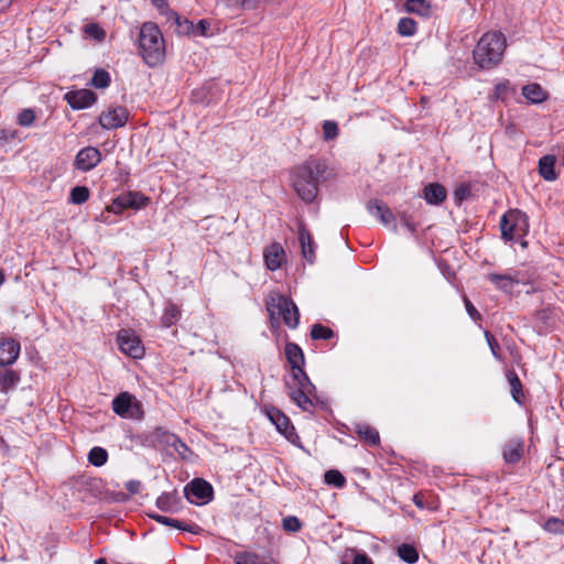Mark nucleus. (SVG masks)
Instances as JSON below:
<instances>
[{"label": "nucleus", "mask_w": 564, "mask_h": 564, "mask_svg": "<svg viewBox=\"0 0 564 564\" xmlns=\"http://www.w3.org/2000/svg\"><path fill=\"white\" fill-rule=\"evenodd\" d=\"M325 172V162L313 158L294 169L293 187L304 202L311 203L315 199Z\"/></svg>", "instance_id": "obj_1"}, {"label": "nucleus", "mask_w": 564, "mask_h": 564, "mask_svg": "<svg viewBox=\"0 0 564 564\" xmlns=\"http://www.w3.org/2000/svg\"><path fill=\"white\" fill-rule=\"evenodd\" d=\"M505 50V35L501 32H488L479 39L473 52L474 61L480 68H494L500 64Z\"/></svg>", "instance_id": "obj_2"}, {"label": "nucleus", "mask_w": 564, "mask_h": 564, "mask_svg": "<svg viewBox=\"0 0 564 564\" xmlns=\"http://www.w3.org/2000/svg\"><path fill=\"white\" fill-rule=\"evenodd\" d=\"M139 50L143 61L151 67L160 65L165 56L162 33L156 24L145 22L139 33Z\"/></svg>", "instance_id": "obj_3"}, {"label": "nucleus", "mask_w": 564, "mask_h": 564, "mask_svg": "<svg viewBox=\"0 0 564 564\" xmlns=\"http://www.w3.org/2000/svg\"><path fill=\"white\" fill-rule=\"evenodd\" d=\"M267 308L271 318L281 317L284 324L291 328L299 325L300 313L297 306L283 295L279 293L270 294Z\"/></svg>", "instance_id": "obj_4"}, {"label": "nucleus", "mask_w": 564, "mask_h": 564, "mask_svg": "<svg viewBox=\"0 0 564 564\" xmlns=\"http://www.w3.org/2000/svg\"><path fill=\"white\" fill-rule=\"evenodd\" d=\"M501 236L505 240H519L523 238L529 230L528 216L518 210H509L500 221Z\"/></svg>", "instance_id": "obj_5"}, {"label": "nucleus", "mask_w": 564, "mask_h": 564, "mask_svg": "<svg viewBox=\"0 0 564 564\" xmlns=\"http://www.w3.org/2000/svg\"><path fill=\"white\" fill-rule=\"evenodd\" d=\"M112 410L121 417L134 419L142 414L141 403L128 392H122L113 399Z\"/></svg>", "instance_id": "obj_6"}, {"label": "nucleus", "mask_w": 564, "mask_h": 564, "mask_svg": "<svg viewBox=\"0 0 564 564\" xmlns=\"http://www.w3.org/2000/svg\"><path fill=\"white\" fill-rule=\"evenodd\" d=\"M118 344L120 350L134 359L141 358L144 354V347L140 338L128 329H121L118 333Z\"/></svg>", "instance_id": "obj_7"}, {"label": "nucleus", "mask_w": 564, "mask_h": 564, "mask_svg": "<svg viewBox=\"0 0 564 564\" xmlns=\"http://www.w3.org/2000/svg\"><path fill=\"white\" fill-rule=\"evenodd\" d=\"M185 497L192 503H199V500L207 502L213 496V487L204 479L197 478L189 482L185 489Z\"/></svg>", "instance_id": "obj_8"}, {"label": "nucleus", "mask_w": 564, "mask_h": 564, "mask_svg": "<svg viewBox=\"0 0 564 564\" xmlns=\"http://www.w3.org/2000/svg\"><path fill=\"white\" fill-rule=\"evenodd\" d=\"M148 200L144 196L135 192H128L117 196L108 206V210L113 214H120L127 208H140Z\"/></svg>", "instance_id": "obj_9"}, {"label": "nucleus", "mask_w": 564, "mask_h": 564, "mask_svg": "<svg viewBox=\"0 0 564 564\" xmlns=\"http://www.w3.org/2000/svg\"><path fill=\"white\" fill-rule=\"evenodd\" d=\"M366 208L370 215L376 217L383 226L391 227L397 231L395 217L387 204L378 199H370Z\"/></svg>", "instance_id": "obj_10"}, {"label": "nucleus", "mask_w": 564, "mask_h": 564, "mask_svg": "<svg viewBox=\"0 0 564 564\" xmlns=\"http://www.w3.org/2000/svg\"><path fill=\"white\" fill-rule=\"evenodd\" d=\"M128 111L124 107L109 108L99 116V123L104 129H117L126 124Z\"/></svg>", "instance_id": "obj_11"}, {"label": "nucleus", "mask_w": 564, "mask_h": 564, "mask_svg": "<svg viewBox=\"0 0 564 564\" xmlns=\"http://www.w3.org/2000/svg\"><path fill=\"white\" fill-rule=\"evenodd\" d=\"M100 161V151L94 147H86L76 154L74 164L77 170L88 172L96 167Z\"/></svg>", "instance_id": "obj_12"}, {"label": "nucleus", "mask_w": 564, "mask_h": 564, "mask_svg": "<svg viewBox=\"0 0 564 564\" xmlns=\"http://www.w3.org/2000/svg\"><path fill=\"white\" fill-rule=\"evenodd\" d=\"M65 99L73 109L79 110L94 105L97 100V96L89 89H79L67 93Z\"/></svg>", "instance_id": "obj_13"}, {"label": "nucleus", "mask_w": 564, "mask_h": 564, "mask_svg": "<svg viewBox=\"0 0 564 564\" xmlns=\"http://www.w3.org/2000/svg\"><path fill=\"white\" fill-rule=\"evenodd\" d=\"M263 258L265 265L269 270L275 271L278 270L285 260V252L282 246L278 242H274L263 250Z\"/></svg>", "instance_id": "obj_14"}, {"label": "nucleus", "mask_w": 564, "mask_h": 564, "mask_svg": "<svg viewBox=\"0 0 564 564\" xmlns=\"http://www.w3.org/2000/svg\"><path fill=\"white\" fill-rule=\"evenodd\" d=\"M20 354V344L15 339L7 338L0 341V366L15 362Z\"/></svg>", "instance_id": "obj_15"}, {"label": "nucleus", "mask_w": 564, "mask_h": 564, "mask_svg": "<svg viewBox=\"0 0 564 564\" xmlns=\"http://www.w3.org/2000/svg\"><path fill=\"white\" fill-rule=\"evenodd\" d=\"M299 240L303 257L308 262H313L315 259V243L313 241L311 234L308 232L304 225H300Z\"/></svg>", "instance_id": "obj_16"}, {"label": "nucleus", "mask_w": 564, "mask_h": 564, "mask_svg": "<svg viewBox=\"0 0 564 564\" xmlns=\"http://www.w3.org/2000/svg\"><path fill=\"white\" fill-rule=\"evenodd\" d=\"M285 356L291 365L292 372L303 370L304 365V354L301 347L294 343H288L285 345Z\"/></svg>", "instance_id": "obj_17"}, {"label": "nucleus", "mask_w": 564, "mask_h": 564, "mask_svg": "<svg viewBox=\"0 0 564 564\" xmlns=\"http://www.w3.org/2000/svg\"><path fill=\"white\" fill-rule=\"evenodd\" d=\"M555 163L556 156L553 154H546L539 160V173L543 180L553 182L557 178Z\"/></svg>", "instance_id": "obj_18"}, {"label": "nucleus", "mask_w": 564, "mask_h": 564, "mask_svg": "<svg viewBox=\"0 0 564 564\" xmlns=\"http://www.w3.org/2000/svg\"><path fill=\"white\" fill-rule=\"evenodd\" d=\"M523 454V442L520 438L509 440L502 451L503 459L507 463H517Z\"/></svg>", "instance_id": "obj_19"}, {"label": "nucleus", "mask_w": 564, "mask_h": 564, "mask_svg": "<svg viewBox=\"0 0 564 564\" xmlns=\"http://www.w3.org/2000/svg\"><path fill=\"white\" fill-rule=\"evenodd\" d=\"M424 198L429 204L438 205L446 199V189L438 183H431L423 189Z\"/></svg>", "instance_id": "obj_20"}, {"label": "nucleus", "mask_w": 564, "mask_h": 564, "mask_svg": "<svg viewBox=\"0 0 564 564\" xmlns=\"http://www.w3.org/2000/svg\"><path fill=\"white\" fill-rule=\"evenodd\" d=\"M355 432L358 437L369 445L376 446L380 443V436L378 431L367 423H356Z\"/></svg>", "instance_id": "obj_21"}, {"label": "nucleus", "mask_w": 564, "mask_h": 564, "mask_svg": "<svg viewBox=\"0 0 564 564\" xmlns=\"http://www.w3.org/2000/svg\"><path fill=\"white\" fill-rule=\"evenodd\" d=\"M151 518L163 525H170V527H173L178 530L187 531L191 533H197L199 531L198 525L188 524V523H185L177 519H173V518H169V517L160 516V514H153V516H151Z\"/></svg>", "instance_id": "obj_22"}, {"label": "nucleus", "mask_w": 564, "mask_h": 564, "mask_svg": "<svg viewBox=\"0 0 564 564\" xmlns=\"http://www.w3.org/2000/svg\"><path fill=\"white\" fill-rule=\"evenodd\" d=\"M522 95L532 104H540L547 98V93L535 83L523 86Z\"/></svg>", "instance_id": "obj_23"}, {"label": "nucleus", "mask_w": 564, "mask_h": 564, "mask_svg": "<svg viewBox=\"0 0 564 564\" xmlns=\"http://www.w3.org/2000/svg\"><path fill=\"white\" fill-rule=\"evenodd\" d=\"M405 10L423 18L432 14V7L427 0H408L405 2Z\"/></svg>", "instance_id": "obj_24"}, {"label": "nucleus", "mask_w": 564, "mask_h": 564, "mask_svg": "<svg viewBox=\"0 0 564 564\" xmlns=\"http://www.w3.org/2000/svg\"><path fill=\"white\" fill-rule=\"evenodd\" d=\"M488 279L496 285L497 289L509 293L512 291V288L518 280L509 274H496L491 273L488 275Z\"/></svg>", "instance_id": "obj_25"}, {"label": "nucleus", "mask_w": 564, "mask_h": 564, "mask_svg": "<svg viewBox=\"0 0 564 564\" xmlns=\"http://www.w3.org/2000/svg\"><path fill=\"white\" fill-rule=\"evenodd\" d=\"M164 441L167 446H171L174 452L183 459H186L188 454L191 453L187 445L182 442L175 434H165Z\"/></svg>", "instance_id": "obj_26"}, {"label": "nucleus", "mask_w": 564, "mask_h": 564, "mask_svg": "<svg viewBox=\"0 0 564 564\" xmlns=\"http://www.w3.org/2000/svg\"><path fill=\"white\" fill-rule=\"evenodd\" d=\"M293 381H294L295 388L294 389L290 388L291 390L312 392V393L315 390L314 384L311 382L310 378L304 372V370L295 371V373H293Z\"/></svg>", "instance_id": "obj_27"}, {"label": "nucleus", "mask_w": 564, "mask_h": 564, "mask_svg": "<svg viewBox=\"0 0 564 564\" xmlns=\"http://www.w3.org/2000/svg\"><path fill=\"white\" fill-rule=\"evenodd\" d=\"M311 394L313 393L296 390H291L289 393L290 398L296 403V405L304 411H311V409L313 408V402L310 399Z\"/></svg>", "instance_id": "obj_28"}, {"label": "nucleus", "mask_w": 564, "mask_h": 564, "mask_svg": "<svg viewBox=\"0 0 564 564\" xmlns=\"http://www.w3.org/2000/svg\"><path fill=\"white\" fill-rule=\"evenodd\" d=\"M270 421L276 426V430L286 435L290 425V420L281 411L273 409L269 413Z\"/></svg>", "instance_id": "obj_29"}, {"label": "nucleus", "mask_w": 564, "mask_h": 564, "mask_svg": "<svg viewBox=\"0 0 564 564\" xmlns=\"http://www.w3.org/2000/svg\"><path fill=\"white\" fill-rule=\"evenodd\" d=\"M180 317L181 311L178 310V307L173 303H169L164 308L162 324L165 327H171L180 319Z\"/></svg>", "instance_id": "obj_30"}, {"label": "nucleus", "mask_w": 564, "mask_h": 564, "mask_svg": "<svg viewBox=\"0 0 564 564\" xmlns=\"http://www.w3.org/2000/svg\"><path fill=\"white\" fill-rule=\"evenodd\" d=\"M507 378H508V381L510 384V390H511L513 400L518 403H521V398L523 397L522 383H521L518 375L513 370H511V371H508Z\"/></svg>", "instance_id": "obj_31"}, {"label": "nucleus", "mask_w": 564, "mask_h": 564, "mask_svg": "<svg viewBox=\"0 0 564 564\" xmlns=\"http://www.w3.org/2000/svg\"><path fill=\"white\" fill-rule=\"evenodd\" d=\"M398 555L402 561L410 564H413L419 560V553L413 545L406 543L398 546Z\"/></svg>", "instance_id": "obj_32"}, {"label": "nucleus", "mask_w": 564, "mask_h": 564, "mask_svg": "<svg viewBox=\"0 0 564 564\" xmlns=\"http://www.w3.org/2000/svg\"><path fill=\"white\" fill-rule=\"evenodd\" d=\"M107 451L99 446L93 447L88 454V462L97 467L104 466L107 463Z\"/></svg>", "instance_id": "obj_33"}, {"label": "nucleus", "mask_w": 564, "mask_h": 564, "mask_svg": "<svg viewBox=\"0 0 564 564\" xmlns=\"http://www.w3.org/2000/svg\"><path fill=\"white\" fill-rule=\"evenodd\" d=\"M209 28V23L206 20H200L196 24L191 21H184V31L192 32L194 35L205 36L207 35V30Z\"/></svg>", "instance_id": "obj_34"}, {"label": "nucleus", "mask_w": 564, "mask_h": 564, "mask_svg": "<svg viewBox=\"0 0 564 564\" xmlns=\"http://www.w3.org/2000/svg\"><path fill=\"white\" fill-rule=\"evenodd\" d=\"M87 37H91L98 42H102L106 37V31L97 23H88L83 29Z\"/></svg>", "instance_id": "obj_35"}, {"label": "nucleus", "mask_w": 564, "mask_h": 564, "mask_svg": "<svg viewBox=\"0 0 564 564\" xmlns=\"http://www.w3.org/2000/svg\"><path fill=\"white\" fill-rule=\"evenodd\" d=\"M398 32L402 36H412L416 32V23L411 18H402L398 23Z\"/></svg>", "instance_id": "obj_36"}, {"label": "nucleus", "mask_w": 564, "mask_h": 564, "mask_svg": "<svg viewBox=\"0 0 564 564\" xmlns=\"http://www.w3.org/2000/svg\"><path fill=\"white\" fill-rule=\"evenodd\" d=\"M543 529L552 534H564V520L560 518H549L544 524Z\"/></svg>", "instance_id": "obj_37"}, {"label": "nucleus", "mask_w": 564, "mask_h": 564, "mask_svg": "<svg viewBox=\"0 0 564 564\" xmlns=\"http://www.w3.org/2000/svg\"><path fill=\"white\" fill-rule=\"evenodd\" d=\"M90 84L96 88H106L110 84V75L105 69H97L90 80Z\"/></svg>", "instance_id": "obj_38"}, {"label": "nucleus", "mask_w": 564, "mask_h": 564, "mask_svg": "<svg viewBox=\"0 0 564 564\" xmlns=\"http://www.w3.org/2000/svg\"><path fill=\"white\" fill-rule=\"evenodd\" d=\"M89 198V189L86 186H75L70 191V202L73 204H84Z\"/></svg>", "instance_id": "obj_39"}, {"label": "nucleus", "mask_w": 564, "mask_h": 564, "mask_svg": "<svg viewBox=\"0 0 564 564\" xmlns=\"http://www.w3.org/2000/svg\"><path fill=\"white\" fill-rule=\"evenodd\" d=\"M156 506L162 511L172 512L175 509L176 499L171 494H164L156 499Z\"/></svg>", "instance_id": "obj_40"}, {"label": "nucleus", "mask_w": 564, "mask_h": 564, "mask_svg": "<svg viewBox=\"0 0 564 564\" xmlns=\"http://www.w3.org/2000/svg\"><path fill=\"white\" fill-rule=\"evenodd\" d=\"M324 480L328 485H333L337 488L344 487L346 480L345 477L335 469L327 470L324 475Z\"/></svg>", "instance_id": "obj_41"}, {"label": "nucleus", "mask_w": 564, "mask_h": 564, "mask_svg": "<svg viewBox=\"0 0 564 564\" xmlns=\"http://www.w3.org/2000/svg\"><path fill=\"white\" fill-rule=\"evenodd\" d=\"M334 335V332L322 324H314L311 329V336L313 339H329Z\"/></svg>", "instance_id": "obj_42"}, {"label": "nucleus", "mask_w": 564, "mask_h": 564, "mask_svg": "<svg viewBox=\"0 0 564 564\" xmlns=\"http://www.w3.org/2000/svg\"><path fill=\"white\" fill-rule=\"evenodd\" d=\"M151 2L161 14L166 15L167 19L173 18L181 25L178 15L174 11L169 10L166 0H151Z\"/></svg>", "instance_id": "obj_43"}, {"label": "nucleus", "mask_w": 564, "mask_h": 564, "mask_svg": "<svg viewBox=\"0 0 564 564\" xmlns=\"http://www.w3.org/2000/svg\"><path fill=\"white\" fill-rule=\"evenodd\" d=\"M236 564H259L261 558L256 553L240 552L235 556Z\"/></svg>", "instance_id": "obj_44"}, {"label": "nucleus", "mask_w": 564, "mask_h": 564, "mask_svg": "<svg viewBox=\"0 0 564 564\" xmlns=\"http://www.w3.org/2000/svg\"><path fill=\"white\" fill-rule=\"evenodd\" d=\"M35 120V113L32 109H24L18 116V123L21 127H30Z\"/></svg>", "instance_id": "obj_45"}, {"label": "nucleus", "mask_w": 564, "mask_h": 564, "mask_svg": "<svg viewBox=\"0 0 564 564\" xmlns=\"http://www.w3.org/2000/svg\"><path fill=\"white\" fill-rule=\"evenodd\" d=\"M282 527L288 532H297L301 530L302 524L300 520L294 516H289L283 519Z\"/></svg>", "instance_id": "obj_46"}, {"label": "nucleus", "mask_w": 564, "mask_h": 564, "mask_svg": "<svg viewBox=\"0 0 564 564\" xmlns=\"http://www.w3.org/2000/svg\"><path fill=\"white\" fill-rule=\"evenodd\" d=\"M325 140H333L338 134V126L335 121H325L323 124Z\"/></svg>", "instance_id": "obj_47"}, {"label": "nucleus", "mask_w": 564, "mask_h": 564, "mask_svg": "<svg viewBox=\"0 0 564 564\" xmlns=\"http://www.w3.org/2000/svg\"><path fill=\"white\" fill-rule=\"evenodd\" d=\"M485 337L487 339V343L489 345V348L495 356V358L500 359V355L498 354L500 347L498 341L495 339V337L490 334V332H485Z\"/></svg>", "instance_id": "obj_48"}, {"label": "nucleus", "mask_w": 564, "mask_h": 564, "mask_svg": "<svg viewBox=\"0 0 564 564\" xmlns=\"http://www.w3.org/2000/svg\"><path fill=\"white\" fill-rule=\"evenodd\" d=\"M231 4L246 9H254L261 0H229Z\"/></svg>", "instance_id": "obj_49"}, {"label": "nucleus", "mask_w": 564, "mask_h": 564, "mask_svg": "<svg viewBox=\"0 0 564 564\" xmlns=\"http://www.w3.org/2000/svg\"><path fill=\"white\" fill-rule=\"evenodd\" d=\"M454 194H455L456 199L462 202L469 196L470 189L467 185H460L455 189Z\"/></svg>", "instance_id": "obj_50"}, {"label": "nucleus", "mask_w": 564, "mask_h": 564, "mask_svg": "<svg viewBox=\"0 0 564 564\" xmlns=\"http://www.w3.org/2000/svg\"><path fill=\"white\" fill-rule=\"evenodd\" d=\"M464 303H465V307H466L468 315L474 321L479 319L480 315H479L478 311L475 308V306L471 304V302L466 296L464 297Z\"/></svg>", "instance_id": "obj_51"}, {"label": "nucleus", "mask_w": 564, "mask_h": 564, "mask_svg": "<svg viewBox=\"0 0 564 564\" xmlns=\"http://www.w3.org/2000/svg\"><path fill=\"white\" fill-rule=\"evenodd\" d=\"M402 226L411 234L416 231L415 224L405 215H401L400 217Z\"/></svg>", "instance_id": "obj_52"}, {"label": "nucleus", "mask_w": 564, "mask_h": 564, "mask_svg": "<svg viewBox=\"0 0 564 564\" xmlns=\"http://www.w3.org/2000/svg\"><path fill=\"white\" fill-rule=\"evenodd\" d=\"M124 487L130 494L135 495L140 491L141 482L139 480H129Z\"/></svg>", "instance_id": "obj_53"}, {"label": "nucleus", "mask_w": 564, "mask_h": 564, "mask_svg": "<svg viewBox=\"0 0 564 564\" xmlns=\"http://www.w3.org/2000/svg\"><path fill=\"white\" fill-rule=\"evenodd\" d=\"M352 564H373L371 558L366 553H356Z\"/></svg>", "instance_id": "obj_54"}, {"label": "nucleus", "mask_w": 564, "mask_h": 564, "mask_svg": "<svg viewBox=\"0 0 564 564\" xmlns=\"http://www.w3.org/2000/svg\"><path fill=\"white\" fill-rule=\"evenodd\" d=\"M413 502L416 507L423 509L424 508V503H423V497L419 494L414 495L413 496Z\"/></svg>", "instance_id": "obj_55"}, {"label": "nucleus", "mask_w": 564, "mask_h": 564, "mask_svg": "<svg viewBox=\"0 0 564 564\" xmlns=\"http://www.w3.org/2000/svg\"><path fill=\"white\" fill-rule=\"evenodd\" d=\"M508 83L498 84L496 86L497 94H501L502 91L507 90Z\"/></svg>", "instance_id": "obj_56"}, {"label": "nucleus", "mask_w": 564, "mask_h": 564, "mask_svg": "<svg viewBox=\"0 0 564 564\" xmlns=\"http://www.w3.org/2000/svg\"><path fill=\"white\" fill-rule=\"evenodd\" d=\"M4 280H6V279H4V273H3V271H2V270H0V285H2V284H3Z\"/></svg>", "instance_id": "obj_57"}, {"label": "nucleus", "mask_w": 564, "mask_h": 564, "mask_svg": "<svg viewBox=\"0 0 564 564\" xmlns=\"http://www.w3.org/2000/svg\"><path fill=\"white\" fill-rule=\"evenodd\" d=\"M95 564H108L105 558H98L95 561Z\"/></svg>", "instance_id": "obj_58"}, {"label": "nucleus", "mask_w": 564, "mask_h": 564, "mask_svg": "<svg viewBox=\"0 0 564 564\" xmlns=\"http://www.w3.org/2000/svg\"><path fill=\"white\" fill-rule=\"evenodd\" d=\"M4 1L6 0H0L1 10H4L8 7V3L2 4V2H4Z\"/></svg>", "instance_id": "obj_59"}, {"label": "nucleus", "mask_w": 564, "mask_h": 564, "mask_svg": "<svg viewBox=\"0 0 564 564\" xmlns=\"http://www.w3.org/2000/svg\"><path fill=\"white\" fill-rule=\"evenodd\" d=\"M7 377L10 379V381L13 380V373L12 372H9V375Z\"/></svg>", "instance_id": "obj_60"}, {"label": "nucleus", "mask_w": 564, "mask_h": 564, "mask_svg": "<svg viewBox=\"0 0 564 564\" xmlns=\"http://www.w3.org/2000/svg\"><path fill=\"white\" fill-rule=\"evenodd\" d=\"M6 382H10V379H9L8 377H6V376H4V378H3V383H6Z\"/></svg>", "instance_id": "obj_61"}]
</instances>
